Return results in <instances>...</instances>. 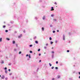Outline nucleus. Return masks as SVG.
<instances>
[{
  "mask_svg": "<svg viewBox=\"0 0 80 80\" xmlns=\"http://www.w3.org/2000/svg\"><path fill=\"white\" fill-rule=\"evenodd\" d=\"M22 37V34H21L20 36H18V38H20Z\"/></svg>",
  "mask_w": 80,
  "mask_h": 80,
  "instance_id": "nucleus-1",
  "label": "nucleus"
},
{
  "mask_svg": "<svg viewBox=\"0 0 80 80\" xmlns=\"http://www.w3.org/2000/svg\"><path fill=\"white\" fill-rule=\"evenodd\" d=\"M1 78H2V79H4L5 78V77L4 76H2L1 77Z\"/></svg>",
  "mask_w": 80,
  "mask_h": 80,
  "instance_id": "nucleus-2",
  "label": "nucleus"
},
{
  "mask_svg": "<svg viewBox=\"0 0 80 80\" xmlns=\"http://www.w3.org/2000/svg\"><path fill=\"white\" fill-rule=\"evenodd\" d=\"M51 9H52L51 10V11H53V10H54V9H53V7H51Z\"/></svg>",
  "mask_w": 80,
  "mask_h": 80,
  "instance_id": "nucleus-3",
  "label": "nucleus"
},
{
  "mask_svg": "<svg viewBox=\"0 0 80 80\" xmlns=\"http://www.w3.org/2000/svg\"><path fill=\"white\" fill-rule=\"evenodd\" d=\"M63 40H65V36L64 35L63 36Z\"/></svg>",
  "mask_w": 80,
  "mask_h": 80,
  "instance_id": "nucleus-4",
  "label": "nucleus"
},
{
  "mask_svg": "<svg viewBox=\"0 0 80 80\" xmlns=\"http://www.w3.org/2000/svg\"><path fill=\"white\" fill-rule=\"evenodd\" d=\"M13 44H15V41H13Z\"/></svg>",
  "mask_w": 80,
  "mask_h": 80,
  "instance_id": "nucleus-5",
  "label": "nucleus"
},
{
  "mask_svg": "<svg viewBox=\"0 0 80 80\" xmlns=\"http://www.w3.org/2000/svg\"><path fill=\"white\" fill-rule=\"evenodd\" d=\"M35 42L36 43H38V41H35Z\"/></svg>",
  "mask_w": 80,
  "mask_h": 80,
  "instance_id": "nucleus-6",
  "label": "nucleus"
},
{
  "mask_svg": "<svg viewBox=\"0 0 80 80\" xmlns=\"http://www.w3.org/2000/svg\"><path fill=\"white\" fill-rule=\"evenodd\" d=\"M58 78H60V76H58Z\"/></svg>",
  "mask_w": 80,
  "mask_h": 80,
  "instance_id": "nucleus-7",
  "label": "nucleus"
},
{
  "mask_svg": "<svg viewBox=\"0 0 80 80\" xmlns=\"http://www.w3.org/2000/svg\"><path fill=\"white\" fill-rule=\"evenodd\" d=\"M6 39L7 40H10V38H7Z\"/></svg>",
  "mask_w": 80,
  "mask_h": 80,
  "instance_id": "nucleus-8",
  "label": "nucleus"
},
{
  "mask_svg": "<svg viewBox=\"0 0 80 80\" xmlns=\"http://www.w3.org/2000/svg\"><path fill=\"white\" fill-rule=\"evenodd\" d=\"M42 30L43 31L44 30V28H42Z\"/></svg>",
  "mask_w": 80,
  "mask_h": 80,
  "instance_id": "nucleus-9",
  "label": "nucleus"
},
{
  "mask_svg": "<svg viewBox=\"0 0 80 80\" xmlns=\"http://www.w3.org/2000/svg\"><path fill=\"white\" fill-rule=\"evenodd\" d=\"M36 38H37V37L35 36V37H34V39H36Z\"/></svg>",
  "mask_w": 80,
  "mask_h": 80,
  "instance_id": "nucleus-10",
  "label": "nucleus"
},
{
  "mask_svg": "<svg viewBox=\"0 0 80 80\" xmlns=\"http://www.w3.org/2000/svg\"><path fill=\"white\" fill-rule=\"evenodd\" d=\"M6 27V26L5 25L3 26V28H5Z\"/></svg>",
  "mask_w": 80,
  "mask_h": 80,
  "instance_id": "nucleus-11",
  "label": "nucleus"
},
{
  "mask_svg": "<svg viewBox=\"0 0 80 80\" xmlns=\"http://www.w3.org/2000/svg\"><path fill=\"white\" fill-rule=\"evenodd\" d=\"M2 38H0V42H2Z\"/></svg>",
  "mask_w": 80,
  "mask_h": 80,
  "instance_id": "nucleus-12",
  "label": "nucleus"
},
{
  "mask_svg": "<svg viewBox=\"0 0 80 80\" xmlns=\"http://www.w3.org/2000/svg\"><path fill=\"white\" fill-rule=\"evenodd\" d=\"M49 65H50V67H51L52 66V64H51V63H49Z\"/></svg>",
  "mask_w": 80,
  "mask_h": 80,
  "instance_id": "nucleus-13",
  "label": "nucleus"
},
{
  "mask_svg": "<svg viewBox=\"0 0 80 80\" xmlns=\"http://www.w3.org/2000/svg\"><path fill=\"white\" fill-rule=\"evenodd\" d=\"M54 16V15H53V14H52V15H51V17H53Z\"/></svg>",
  "mask_w": 80,
  "mask_h": 80,
  "instance_id": "nucleus-14",
  "label": "nucleus"
},
{
  "mask_svg": "<svg viewBox=\"0 0 80 80\" xmlns=\"http://www.w3.org/2000/svg\"><path fill=\"white\" fill-rule=\"evenodd\" d=\"M45 17L44 16L43 18L42 19L43 20H44L45 19Z\"/></svg>",
  "mask_w": 80,
  "mask_h": 80,
  "instance_id": "nucleus-15",
  "label": "nucleus"
},
{
  "mask_svg": "<svg viewBox=\"0 0 80 80\" xmlns=\"http://www.w3.org/2000/svg\"><path fill=\"white\" fill-rule=\"evenodd\" d=\"M49 39H50V40H52V38L50 37L49 38Z\"/></svg>",
  "mask_w": 80,
  "mask_h": 80,
  "instance_id": "nucleus-16",
  "label": "nucleus"
},
{
  "mask_svg": "<svg viewBox=\"0 0 80 80\" xmlns=\"http://www.w3.org/2000/svg\"><path fill=\"white\" fill-rule=\"evenodd\" d=\"M21 53H22V52H19V54H21Z\"/></svg>",
  "mask_w": 80,
  "mask_h": 80,
  "instance_id": "nucleus-17",
  "label": "nucleus"
},
{
  "mask_svg": "<svg viewBox=\"0 0 80 80\" xmlns=\"http://www.w3.org/2000/svg\"><path fill=\"white\" fill-rule=\"evenodd\" d=\"M5 72L6 73H7V71L5 70Z\"/></svg>",
  "mask_w": 80,
  "mask_h": 80,
  "instance_id": "nucleus-18",
  "label": "nucleus"
},
{
  "mask_svg": "<svg viewBox=\"0 0 80 80\" xmlns=\"http://www.w3.org/2000/svg\"><path fill=\"white\" fill-rule=\"evenodd\" d=\"M38 52H40V49H39L38 50Z\"/></svg>",
  "mask_w": 80,
  "mask_h": 80,
  "instance_id": "nucleus-19",
  "label": "nucleus"
},
{
  "mask_svg": "<svg viewBox=\"0 0 80 80\" xmlns=\"http://www.w3.org/2000/svg\"><path fill=\"white\" fill-rule=\"evenodd\" d=\"M56 64L58 63V61H57L56 62Z\"/></svg>",
  "mask_w": 80,
  "mask_h": 80,
  "instance_id": "nucleus-20",
  "label": "nucleus"
},
{
  "mask_svg": "<svg viewBox=\"0 0 80 80\" xmlns=\"http://www.w3.org/2000/svg\"><path fill=\"white\" fill-rule=\"evenodd\" d=\"M53 43V42H51V44L52 45V43Z\"/></svg>",
  "mask_w": 80,
  "mask_h": 80,
  "instance_id": "nucleus-21",
  "label": "nucleus"
},
{
  "mask_svg": "<svg viewBox=\"0 0 80 80\" xmlns=\"http://www.w3.org/2000/svg\"><path fill=\"white\" fill-rule=\"evenodd\" d=\"M29 52H30V53H32V51H29Z\"/></svg>",
  "mask_w": 80,
  "mask_h": 80,
  "instance_id": "nucleus-22",
  "label": "nucleus"
},
{
  "mask_svg": "<svg viewBox=\"0 0 80 80\" xmlns=\"http://www.w3.org/2000/svg\"><path fill=\"white\" fill-rule=\"evenodd\" d=\"M52 69H53L54 68V67H52Z\"/></svg>",
  "mask_w": 80,
  "mask_h": 80,
  "instance_id": "nucleus-23",
  "label": "nucleus"
},
{
  "mask_svg": "<svg viewBox=\"0 0 80 80\" xmlns=\"http://www.w3.org/2000/svg\"><path fill=\"white\" fill-rule=\"evenodd\" d=\"M5 32H8V30H5Z\"/></svg>",
  "mask_w": 80,
  "mask_h": 80,
  "instance_id": "nucleus-24",
  "label": "nucleus"
},
{
  "mask_svg": "<svg viewBox=\"0 0 80 80\" xmlns=\"http://www.w3.org/2000/svg\"><path fill=\"white\" fill-rule=\"evenodd\" d=\"M44 48L45 49H46V48H47V47H44Z\"/></svg>",
  "mask_w": 80,
  "mask_h": 80,
  "instance_id": "nucleus-25",
  "label": "nucleus"
},
{
  "mask_svg": "<svg viewBox=\"0 0 80 80\" xmlns=\"http://www.w3.org/2000/svg\"><path fill=\"white\" fill-rule=\"evenodd\" d=\"M4 62H3V61H2V64H3V63Z\"/></svg>",
  "mask_w": 80,
  "mask_h": 80,
  "instance_id": "nucleus-26",
  "label": "nucleus"
},
{
  "mask_svg": "<svg viewBox=\"0 0 80 80\" xmlns=\"http://www.w3.org/2000/svg\"><path fill=\"white\" fill-rule=\"evenodd\" d=\"M53 33H55V31H53Z\"/></svg>",
  "mask_w": 80,
  "mask_h": 80,
  "instance_id": "nucleus-27",
  "label": "nucleus"
},
{
  "mask_svg": "<svg viewBox=\"0 0 80 80\" xmlns=\"http://www.w3.org/2000/svg\"><path fill=\"white\" fill-rule=\"evenodd\" d=\"M55 69H58V67H56L55 68Z\"/></svg>",
  "mask_w": 80,
  "mask_h": 80,
  "instance_id": "nucleus-28",
  "label": "nucleus"
},
{
  "mask_svg": "<svg viewBox=\"0 0 80 80\" xmlns=\"http://www.w3.org/2000/svg\"><path fill=\"white\" fill-rule=\"evenodd\" d=\"M54 4H56V5H57V2H55L54 3Z\"/></svg>",
  "mask_w": 80,
  "mask_h": 80,
  "instance_id": "nucleus-29",
  "label": "nucleus"
},
{
  "mask_svg": "<svg viewBox=\"0 0 80 80\" xmlns=\"http://www.w3.org/2000/svg\"><path fill=\"white\" fill-rule=\"evenodd\" d=\"M29 46H30V47H32V45H29Z\"/></svg>",
  "mask_w": 80,
  "mask_h": 80,
  "instance_id": "nucleus-30",
  "label": "nucleus"
},
{
  "mask_svg": "<svg viewBox=\"0 0 80 80\" xmlns=\"http://www.w3.org/2000/svg\"><path fill=\"white\" fill-rule=\"evenodd\" d=\"M41 55V53H39V56H40Z\"/></svg>",
  "mask_w": 80,
  "mask_h": 80,
  "instance_id": "nucleus-31",
  "label": "nucleus"
},
{
  "mask_svg": "<svg viewBox=\"0 0 80 80\" xmlns=\"http://www.w3.org/2000/svg\"><path fill=\"white\" fill-rule=\"evenodd\" d=\"M52 53H54V52L52 51Z\"/></svg>",
  "mask_w": 80,
  "mask_h": 80,
  "instance_id": "nucleus-32",
  "label": "nucleus"
},
{
  "mask_svg": "<svg viewBox=\"0 0 80 80\" xmlns=\"http://www.w3.org/2000/svg\"><path fill=\"white\" fill-rule=\"evenodd\" d=\"M8 70L9 72H10V69H9Z\"/></svg>",
  "mask_w": 80,
  "mask_h": 80,
  "instance_id": "nucleus-33",
  "label": "nucleus"
},
{
  "mask_svg": "<svg viewBox=\"0 0 80 80\" xmlns=\"http://www.w3.org/2000/svg\"><path fill=\"white\" fill-rule=\"evenodd\" d=\"M28 54H27L26 55V57H28Z\"/></svg>",
  "mask_w": 80,
  "mask_h": 80,
  "instance_id": "nucleus-34",
  "label": "nucleus"
},
{
  "mask_svg": "<svg viewBox=\"0 0 80 80\" xmlns=\"http://www.w3.org/2000/svg\"><path fill=\"white\" fill-rule=\"evenodd\" d=\"M4 69L5 70H7V68H5Z\"/></svg>",
  "mask_w": 80,
  "mask_h": 80,
  "instance_id": "nucleus-35",
  "label": "nucleus"
},
{
  "mask_svg": "<svg viewBox=\"0 0 80 80\" xmlns=\"http://www.w3.org/2000/svg\"><path fill=\"white\" fill-rule=\"evenodd\" d=\"M67 52H69V50H68L67 51Z\"/></svg>",
  "mask_w": 80,
  "mask_h": 80,
  "instance_id": "nucleus-36",
  "label": "nucleus"
},
{
  "mask_svg": "<svg viewBox=\"0 0 80 80\" xmlns=\"http://www.w3.org/2000/svg\"><path fill=\"white\" fill-rule=\"evenodd\" d=\"M29 58H30V56H29Z\"/></svg>",
  "mask_w": 80,
  "mask_h": 80,
  "instance_id": "nucleus-37",
  "label": "nucleus"
},
{
  "mask_svg": "<svg viewBox=\"0 0 80 80\" xmlns=\"http://www.w3.org/2000/svg\"><path fill=\"white\" fill-rule=\"evenodd\" d=\"M78 73H79V75H80V72H79Z\"/></svg>",
  "mask_w": 80,
  "mask_h": 80,
  "instance_id": "nucleus-38",
  "label": "nucleus"
},
{
  "mask_svg": "<svg viewBox=\"0 0 80 80\" xmlns=\"http://www.w3.org/2000/svg\"><path fill=\"white\" fill-rule=\"evenodd\" d=\"M50 27H52V25H50Z\"/></svg>",
  "mask_w": 80,
  "mask_h": 80,
  "instance_id": "nucleus-39",
  "label": "nucleus"
},
{
  "mask_svg": "<svg viewBox=\"0 0 80 80\" xmlns=\"http://www.w3.org/2000/svg\"><path fill=\"white\" fill-rule=\"evenodd\" d=\"M46 46H47V45H48V43L46 44Z\"/></svg>",
  "mask_w": 80,
  "mask_h": 80,
  "instance_id": "nucleus-40",
  "label": "nucleus"
},
{
  "mask_svg": "<svg viewBox=\"0 0 80 80\" xmlns=\"http://www.w3.org/2000/svg\"><path fill=\"white\" fill-rule=\"evenodd\" d=\"M39 62H41V60H39Z\"/></svg>",
  "mask_w": 80,
  "mask_h": 80,
  "instance_id": "nucleus-41",
  "label": "nucleus"
},
{
  "mask_svg": "<svg viewBox=\"0 0 80 80\" xmlns=\"http://www.w3.org/2000/svg\"><path fill=\"white\" fill-rule=\"evenodd\" d=\"M54 78H52V80H54Z\"/></svg>",
  "mask_w": 80,
  "mask_h": 80,
  "instance_id": "nucleus-42",
  "label": "nucleus"
},
{
  "mask_svg": "<svg viewBox=\"0 0 80 80\" xmlns=\"http://www.w3.org/2000/svg\"><path fill=\"white\" fill-rule=\"evenodd\" d=\"M55 21H57V20L56 19H54Z\"/></svg>",
  "mask_w": 80,
  "mask_h": 80,
  "instance_id": "nucleus-43",
  "label": "nucleus"
},
{
  "mask_svg": "<svg viewBox=\"0 0 80 80\" xmlns=\"http://www.w3.org/2000/svg\"><path fill=\"white\" fill-rule=\"evenodd\" d=\"M59 32V31L58 30H57V32Z\"/></svg>",
  "mask_w": 80,
  "mask_h": 80,
  "instance_id": "nucleus-44",
  "label": "nucleus"
},
{
  "mask_svg": "<svg viewBox=\"0 0 80 80\" xmlns=\"http://www.w3.org/2000/svg\"><path fill=\"white\" fill-rule=\"evenodd\" d=\"M56 43H57V41H56Z\"/></svg>",
  "mask_w": 80,
  "mask_h": 80,
  "instance_id": "nucleus-45",
  "label": "nucleus"
},
{
  "mask_svg": "<svg viewBox=\"0 0 80 80\" xmlns=\"http://www.w3.org/2000/svg\"><path fill=\"white\" fill-rule=\"evenodd\" d=\"M17 47H18V45L17 44H16Z\"/></svg>",
  "mask_w": 80,
  "mask_h": 80,
  "instance_id": "nucleus-46",
  "label": "nucleus"
},
{
  "mask_svg": "<svg viewBox=\"0 0 80 80\" xmlns=\"http://www.w3.org/2000/svg\"><path fill=\"white\" fill-rule=\"evenodd\" d=\"M53 47H52V49H53Z\"/></svg>",
  "mask_w": 80,
  "mask_h": 80,
  "instance_id": "nucleus-47",
  "label": "nucleus"
},
{
  "mask_svg": "<svg viewBox=\"0 0 80 80\" xmlns=\"http://www.w3.org/2000/svg\"><path fill=\"white\" fill-rule=\"evenodd\" d=\"M79 78H80V76L79 77Z\"/></svg>",
  "mask_w": 80,
  "mask_h": 80,
  "instance_id": "nucleus-48",
  "label": "nucleus"
},
{
  "mask_svg": "<svg viewBox=\"0 0 80 80\" xmlns=\"http://www.w3.org/2000/svg\"><path fill=\"white\" fill-rule=\"evenodd\" d=\"M0 77H1V75H0Z\"/></svg>",
  "mask_w": 80,
  "mask_h": 80,
  "instance_id": "nucleus-49",
  "label": "nucleus"
},
{
  "mask_svg": "<svg viewBox=\"0 0 80 80\" xmlns=\"http://www.w3.org/2000/svg\"><path fill=\"white\" fill-rule=\"evenodd\" d=\"M45 53H45H45H44V54H45Z\"/></svg>",
  "mask_w": 80,
  "mask_h": 80,
  "instance_id": "nucleus-50",
  "label": "nucleus"
},
{
  "mask_svg": "<svg viewBox=\"0 0 80 80\" xmlns=\"http://www.w3.org/2000/svg\"><path fill=\"white\" fill-rule=\"evenodd\" d=\"M9 65H10V64H9Z\"/></svg>",
  "mask_w": 80,
  "mask_h": 80,
  "instance_id": "nucleus-51",
  "label": "nucleus"
}]
</instances>
